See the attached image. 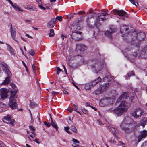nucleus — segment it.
Segmentation results:
<instances>
[{
	"label": "nucleus",
	"mask_w": 147,
	"mask_h": 147,
	"mask_svg": "<svg viewBox=\"0 0 147 147\" xmlns=\"http://www.w3.org/2000/svg\"><path fill=\"white\" fill-rule=\"evenodd\" d=\"M138 36V39L140 40H144L145 35L144 32H141L139 35H138L136 31H134L131 35L129 34L127 36V38L126 39V41L128 42H132L135 41L137 39V36Z\"/></svg>",
	"instance_id": "obj_1"
},
{
	"label": "nucleus",
	"mask_w": 147,
	"mask_h": 147,
	"mask_svg": "<svg viewBox=\"0 0 147 147\" xmlns=\"http://www.w3.org/2000/svg\"><path fill=\"white\" fill-rule=\"evenodd\" d=\"M125 101H122L119 105L118 108L113 110H112L111 109H110L108 110V111L110 112H112L117 115H121L126 111V109L125 108Z\"/></svg>",
	"instance_id": "obj_2"
},
{
	"label": "nucleus",
	"mask_w": 147,
	"mask_h": 147,
	"mask_svg": "<svg viewBox=\"0 0 147 147\" xmlns=\"http://www.w3.org/2000/svg\"><path fill=\"white\" fill-rule=\"evenodd\" d=\"M95 65L92 64L90 67V68L94 72L98 73L101 70L102 68V65L98 63V61L95 62Z\"/></svg>",
	"instance_id": "obj_3"
},
{
	"label": "nucleus",
	"mask_w": 147,
	"mask_h": 147,
	"mask_svg": "<svg viewBox=\"0 0 147 147\" xmlns=\"http://www.w3.org/2000/svg\"><path fill=\"white\" fill-rule=\"evenodd\" d=\"M117 30L116 29L114 26H111L109 28L108 30H107L105 33V34L106 36L110 38H112V34Z\"/></svg>",
	"instance_id": "obj_4"
},
{
	"label": "nucleus",
	"mask_w": 147,
	"mask_h": 147,
	"mask_svg": "<svg viewBox=\"0 0 147 147\" xmlns=\"http://www.w3.org/2000/svg\"><path fill=\"white\" fill-rule=\"evenodd\" d=\"M113 12L115 14H117L119 16L122 17L121 18L123 19H124L123 18L124 17H128L127 13L123 10L115 9L113 10Z\"/></svg>",
	"instance_id": "obj_5"
},
{
	"label": "nucleus",
	"mask_w": 147,
	"mask_h": 147,
	"mask_svg": "<svg viewBox=\"0 0 147 147\" xmlns=\"http://www.w3.org/2000/svg\"><path fill=\"white\" fill-rule=\"evenodd\" d=\"M144 113V112L141 109L138 108L132 113V115L135 118H137L143 115Z\"/></svg>",
	"instance_id": "obj_6"
},
{
	"label": "nucleus",
	"mask_w": 147,
	"mask_h": 147,
	"mask_svg": "<svg viewBox=\"0 0 147 147\" xmlns=\"http://www.w3.org/2000/svg\"><path fill=\"white\" fill-rule=\"evenodd\" d=\"M8 105L12 109H16L17 107V104L15 99L9 98Z\"/></svg>",
	"instance_id": "obj_7"
},
{
	"label": "nucleus",
	"mask_w": 147,
	"mask_h": 147,
	"mask_svg": "<svg viewBox=\"0 0 147 147\" xmlns=\"http://www.w3.org/2000/svg\"><path fill=\"white\" fill-rule=\"evenodd\" d=\"M16 29L14 27H12V25H11L10 32L11 36L12 38L17 43H18V41L16 39Z\"/></svg>",
	"instance_id": "obj_8"
},
{
	"label": "nucleus",
	"mask_w": 147,
	"mask_h": 147,
	"mask_svg": "<svg viewBox=\"0 0 147 147\" xmlns=\"http://www.w3.org/2000/svg\"><path fill=\"white\" fill-rule=\"evenodd\" d=\"M81 33V32H73L71 35L72 39L75 40H80V35Z\"/></svg>",
	"instance_id": "obj_9"
},
{
	"label": "nucleus",
	"mask_w": 147,
	"mask_h": 147,
	"mask_svg": "<svg viewBox=\"0 0 147 147\" xmlns=\"http://www.w3.org/2000/svg\"><path fill=\"white\" fill-rule=\"evenodd\" d=\"M139 56L141 58L146 59L147 58V48L142 49L139 53Z\"/></svg>",
	"instance_id": "obj_10"
},
{
	"label": "nucleus",
	"mask_w": 147,
	"mask_h": 147,
	"mask_svg": "<svg viewBox=\"0 0 147 147\" xmlns=\"http://www.w3.org/2000/svg\"><path fill=\"white\" fill-rule=\"evenodd\" d=\"M128 126L129 125L128 124H126L123 121L120 125V127L121 129L124 130L127 133L129 132V131Z\"/></svg>",
	"instance_id": "obj_11"
},
{
	"label": "nucleus",
	"mask_w": 147,
	"mask_h": 147,
	"mask_svg": "<svg viewBox=\"0 0 147 147\" xmlns=\"http://www.w3.org/2000/svg\"><path fill=\"white\" fill-rule=\"evenodd\" d=\"M0 93L2 99H4L7 97V92L6 89L4 88L0 89Z\"/></svg>",
	"instance_id": "obj_12"
},
{
	"label": "nucleus",
	"mask_w": 147,
	"mask_h": 147,
	"mask_svg": "<svg viewBox=\"0 0 147 147\" xmlns=\"http://www.w3.org/2000/svg\"><path fill=\"white\" fill-rule=\"evenodd\" d=\"M55 24V20L52 18L47 23V27L50 28H52L54 26Z\"/></svg>",
	"instance_id": "obj_13"
},
{
	"label": "nucleus",
	"mask_w": 147,
	"mask_h": 147,
	"mask_svg": "<svg viewBox=\"0 0 147 147\" xmlns=\"http://www.w3.org/2000/svg\"><path fill=\"white\" fill-rule=\"evenodd\" d=\"M123 121L126 124H128V125L129 126L130 124H131L132 122H133V120L129 117L126 116L124 117Z\"/></svg>",
	"instance_id": "obj_14"
},
{
	"label": "nucleus",
	"mask_w": 147,
	"mask_h": 147,
	"mask_svg": "<svg viewBox=\"0 0 147 147\" xmlns=\"http://www.w3.org/2000/svg\"><path fill=\"white\" fill-rule=\"evenodd\" d=\"M128 96V94L126 92H124L118 98L116 104H117L121 100L123 99L127 98V97Z\"/></svg>",
	"instance_id": "obj_15"
},
{
	"label": "nucleus",
	"mask_w": 147,
	"mask_h": 147,
	"mask_svg": "<svg viewBox=\"0 0 147 147\" xmlns=\"http://www.w3.org/2000/svg\"><path fill=\"white\" fill-rule=\"evenodd\" d=\"M109 85L107 83H103L100 84V88L101 90V91H106L108 88Z\"/></svg>",
	"instance_id": "obj_16"
},
{
	"label": "nucleus",
	"mask_w": 147,
	"mask_h": 147,
	"mask_svg": "<svg viewBox=\"0 0 147 147\" xmlns=\"http://www.w3.org/2000/svg\"><path fill=\"white\" fill-rule=\"evenodd\" d=\"M1 64L4 67V71H5V73L7 75V77H11L12 76V74L9 70L5 67V65L2 64Z\"/></svg>",
	"instance_id": "obj_17"
},
{
	"label": "nucleus",
	"mask_w": 147,
	"mask_h": 147,
	"mask_svg": "<svg viewBox=\"0 0 147 147\" xmlns=\"http://www.w3.org/2000/svg\"><path fill=\"white\" fill-rule=\"evenodd\" d=\"M11 118V115H8L7 116L4 117V119L3 120V121L5 123H9V122H10L11 121V120L12 119Z\"/></svg>",
	"instance_id": "obj_18"
},
{
	"label": "nucleus",
	"mask_w": 147,
	"mask_h": 147,
	"mask_svg": "<svg viewBox=\"0 0 147 147\" xmlns=\"http://www.w3.org/2000/svg\"><path fill=\"white\" fill-rule=\"evenodd\" d=\"M77 48L79 49L80 51H84L87 49V47L84 45L81 44H78L76 45Z\"/></svg>",
	"instance_id": "obj_19"
},
{
	"label": "nucleus",
	"mask_w": 147,
	"mask_h": 147,
	"mask_svg": "<svg viewBox=\"0 0 147 147\" xmlns=\"http://www.w3.org/2000/svg\"><path fill=\"white\" fill-rule=\"evenodd\" d=\"M147 136V130L144 131L138 137V142L143 138H145Z\"/></svg>",
	"instance_id": "obj_20"
},
{
	"label": "nucleus",
	"mask_w": 147,
	"mask_h": 147,
	"mask_svg": "<svg viewBox=\"0 0 147 147\" xmlns=\"http://www.w3.org/2000/svg\"><path fill=\"white\" fill-rule=\"evenodd\" d=\"M108 129L109 131L111 132L113 134L115 137H117V136L115 134V129L113 127H112L110 126H107Z\"/></svg>",
	"instance_id": "obj_21"
},
{
	"label": "nucleus",
	"mask_w": 147,
	"mask_h": 147,
	"mask_svg": "<svg viewBox=\"0 0 147 147\" xmlns=\"http://www.w3.org/2000/svg\"><path fill=\"white\" fill-rule=\"evenodd\" d=\"M10 92H11V96L10 98H12L13 99H16L17 98V96L16 95V93L17 92L16 90H11Z\"/></svg>",
	"instance_id": "obj_22"
},
{
	"label": "nucleus",
	"mask_w": 147,
	"mask_h": 147,
	"mask_svg": "<svg viewBox=\"0 0 147 147\" xmlns=\"http://www.w3.org/2000/svg\"><path fill=\"white\" fill-rule=\"evenodd\" d=\"M50 117L51 119V123L52 126L56 129V131H58V127L56 124V122L55 121H53V120L52 118L51 115Z\"/></svg>",
	"instance_id": "obj_23"
},
{
	"label": "nucleus",
	"mask_w": 147,
	"mask_h": 147,
	"mask_svg": "<svg viewBox=\"0 0 147 147\" xmlns=\"http://www.w3.org/2000/svg\"><path fill=\"white\" fill-rule=\"evenodd\" d=\"M120 30V32L122 33L127 30L128 28L127 26L123 25L121 26Z\"/></svg>",
	"instance_id": "obj_24"
},
{
	"label": "nucleus",
	"mask_w": 147,
	"mask_h": 147,
	"mask_svg": "<svg viewBox=\"0 0 147 147\" xmlns=\"http://www.w3.org/2000/svg\"><path fill=\"white\" fill-rule=\"evenodd\" d=\"M101 80V79L100 77H98L96 79H95L94 81L92 82V86H94L98 83Z\"/></svg>",
	"instance_id": "obj_25"
},
{
	"label": "nucleus",
	"mask_w": 147,
	"mask_h": 147,
	"mask_svg": "<svg viewBox=\"0 0 147 147\" xmlns=\"http://www.w3.org/2000/svg\"><path fill=\"white\" fill-rule=\"evenodd\" d=\"M107 14V13H100V15H98V19L100 20V19H101L102 20L104 21L106 20V18H103L102 17H101V16H105Z\"/></svg>",
	"instance_id": "obj_26"
},
{
	"label": "nucleus",
	"mask_w": 147,
	"mask_h": 147,
	"mask_svg": "<svg viewBox=\"0 0 147 147\" xmlns=\"http://www.w3.org/2000/svg\"><path fill=\"white\" fill-rule=\"evenodd\" d=\"M147 123V118H144L141 123V125L143 127H145V125Z\"/></svg>",
	"instance_id": "obj_27"
},
{
	"label": "nucleus",
	"mask_w": 147,
	"mask_h": 147,
	"mask_svg": "<svg viewBox=\"0 0 147 147\" xmlns=\"http://www.w3.org/2000/svg\"><path fill=\"white\" fill-rule=\"evenodd\" d=\"M93 86L92 84V82L91 83H88L86 84L85 88L86 90H89L90 89L91 87Z\"/></svg>",
	"instance_id": "obj_28"
},
{
	"label": "nucleus",
	"mask_w": 147,
	"mask_h": 147,
	"mask_svg": "<svg viewBox=\"0 0 147 147\" xmlns=\"http://www.w3.org/2000/svg\"><path fill=\"white\" fill-rule=\"evenodd\" d=\"M137 53L136 52H135L130 55L129 57L131 59H134L137 56Z\"/></svg>",
	"instance_id": "obj_29"
},
{
	"label": "nucleus",
	"mask_w": 147,
	"mask_h": 147,
	"mask_svg": "<svg viewBox=\"0 0 147 147\" xmlns=\"http://www.w3.org/2000/svg\"><path fill=\"white\" fill-rule=\"evenodd\" d=\"M9 77H6L5 79L3 82L2 83L3 84L6 85L8 84L9 82L10 78Z\"/></svg>",
	"instance_id": "obj_30"
},
{
	"label": "nucleus",
	"mask_w": 147,
	"mask_h": 147,
	"mask_svg": "<svg viewBox=\"0 0 147 147\" xmlns=\"http://www.w3.org/2000/svg\"><path fill=\"white\" fill-rule=\"evenodd\" d=\"M8 50L10 52L11 54L14 55V51L13 48L10 45L8 47Z\"/></svg>",
	"instance_id": "obj_31"
},
{
	"label": "nucleus",
	"mask_w": 147,
	"mask_h": 147,
	"mask_svg": "<svg viewBox=\"0 0 147 147\" xmlns=\"http://www.w3.org/2000/svg\"><path fill=\"white\" fill-rule=\"evenodd\" d=\"M75 25L73 26V29L74 32H78L77 30H80V26H78L76 24H75Z\"/></svg>",
	"instance_id": "obj_32"
},
{
	"label": "nucleus",
	"mask_w": 147,
	"mask_h": 147,
	"mask_svg": "<svg viewBox=\"0 0 147 147\" xmlns=\"http://www.w3.org/2000/svg\"><path fill=\"white\" fill-rule=\"evenodd\" d=\"M16 10H18L20 11L23 12V10L21 9L20 7L16 6V4L14 5L12 7Z\"/></svg>",
	"instance_id": "obj_33"
},
{
	"label": "nucleus",
	"mask_w": 147,
	"mask_h": 147,
	"mask_svg": "<svg viewBox=\"0 0 147 147\" xmlns=\"http://www.w3.org/2000/svg\"><path fill=\"white\" fill-rule=\"evenodd\" d=\"M54 31L53 29H51L50 30V32L49 33V35L50 37H53L54 36L55 34Z\"/></svg>",
	"instance_id": "obj_34"
},
{
	"label": "nucleus",
	"mask_w": 147,
	"mask_h": 147,
	"mask_svg": "<svg viewBox=\"0 0 147 147\" xmlns=\"http://www.w3.org/2000/svg\"><path fill=\"white\" fill-rule=\"evenodd\" d=\"M134 74L131 71V72H129L127 75V76H125V77L126 79H129V77H130L131 76H134Z\"/></svg>",
	"instance_id": "obj_35"
},
{
	"label": "nucleus",
	"mask_w": 147,
	"mask_h": 147,
	"mask_svg": "<svg viewBox=\"0 0 147 147\" xmlns=\"http://www.w3.org/2000/svg\"><path fill=\"white\" fill-rule=\"evenodd\" d=\"M102 92H103L101 91V90L100 89H98L95 91L94 93L95 94L98 95Z\"/></svg>",
	"instance_id": "obj_36"
},
{
	"label": "nucleus",
	"mask_w": 147,
	"mask_h": 147,
	"mask_svg": "<svg viewBox=\"0 0 147 147\" xmlns=\"http://www.w3.org/2000/svg\"><path fill=\"white\" fill-rule=\"evenodd\" d=\"M30 106L31 108H33L36 107L37 104L34 102H32L30 103Z\"/></svg>",
	"instance_id": "obj_37"
},
{
	"label": "nucleus",
	"mask_w": 147,
	"mask_h": 147,
	"mask_svg": "<svg viewBox=\"0 0 147 147\" xmlns=\"http://www.w3.org/2000/svg\"><path fill=\"white\" fill-rule=\"evenodd\" d=\"M53 19L55 20V22L57 20H59L60 21H61L62 20V17L61 16H58L57 17L55 18H53Z\"/></svg>",
	"instance_id": "obj_38"
},
{
	"label": "nucleus",
	"mask_w": 147,
	"mask_h": 147,
	"mask_svg": "<svg viewBox=\"0 0 147 147\" xmlns=\"http://www.w3.org/2000/svg\"><path fill=\"white\" fill-rule=\"evenodd\" d=\"M29 54L32 56H33L35 54V52L33 50L31 49L28 51Z\"/></svg>",
	"instance_id": "obj_39"
},
{
	"label": "nucleus",
	"mask_w": 147,
	"mask_h": 147,
	"mask_svg": "<svg viewBox=\"0 0 147 147\" xmlns=\"http://www.w3.org/2000/svg\"><path fill=\"white\" fill-rule=\"evenodd\" d=\"M64 128L65 131H66L67 133L70 134H71L72 133L71 131H68V130L69 129V127H65Z\"/></svg>",
	"instance_id": "obj_40"
},
{
	"label": "nucleus",
	"mask_w": 147,
	"mask_h": 147,
	"mask_svg": "<svg viewBox=\"0 0 147 147\" xmlns=\"http://www.w3.org/2000/svg\"><path fill=\"white\" fill-rule=\"evenodd\" d=\"M129 1L131 2V3H132L133 4L135 5L136 6V5L135 4V3H136L137 4H138V3L137 2V0H129Z\"/></svg>",
	"instance_id": "obj_41"
},
{
	"label": "nucleus",
	"mask_w": 147,
	"mask_h": 147,
	"mask_svg": "<svg viewBox=\"0 0 147 147\" xmlns=\"http://www.w3.org/2000/svg\"><path fill=\"white\" fill-rule=\"evenodd\" d=\"M26 8L27 9H29L31 11H34V9L30 5L26 6Z\"/></svg>",
	"instance_id": "obj_42"
},
{
	"label": "nucleus",
	"mask_w": 147,
	"mask_h": 147,
	"mask_svg": "<svg viewBox=\"0 0 147 147\" xmlns=\"http://www.w3.org/2000/svg\"><path fill=\"white\" fill-rule=\"evenodd\" d=\"M71 128L72 130L74 132H76V133H77V129H76V127L75 126H73V125H72L71 127Z\"/></svg>",
	"instance_id": "obj_43"
},
{
	"label": "nucleus",
	"mask_w": 147,
	"mask_h": 147,
	"mask_svg": "<svg viewBox=\"0 0 147 147\" xmlns=\"http://www.w3.org/2000/svg\"><path fill=\"white\" fill-rule=\"evenodd\" d=\"M57 74L58 75L59 74L60 72H61L62 71V69L60 68H59V67H57Z\"/></svg>",
	"instance_id": "obj_44"
},
{
	"label": "nucleus",
	"mask_w": 147,
	"mask_h": 147,
	"mask_svg": "<svg viewBox=\"0 0 147 147\" xmlns=\"http://www.w3.org/2000/svg\"><path fill=\"white\" fill-rule=\"evenodd\" d=\"M44 124L47 127H49L51 125V124L49 123H47L46 121H45L44 122Z\"/></svg>",
	"instance_id": "obj_45"
},
{
	"label": "nucleus",
	"mask_w": 147,
	"mask_h": 147,
	"mask_svg": "<svg viewBox=\"0 0 147 147\" xmlns=\"http://www.w3.org/2000/svg\"><path fill=\"white\" fill-rule=\"evenodd\" d=\"M141 147H147V140L143 143L141 146Z\"/></svg>",
	"instance_id": "obj_46"
},
{
	"label": "nucleus",
	"mask_w": 147,
	"mask_h": 147,
	"mask_svg": "<svg viewBox=\"0 0 147 147\" xmlns=\"http://www.w3.org/2000/svg\"><path fill=\"white\" fill-rule=\"evenodd\" d=\"M9 123H10L11 125L13 126V123L15 122V120L12 119L11 120V121L10 122H9Z\"/></svg>",
	"instance_id": "obj_47"
},
{
	"label": "nucleus",
	"mask_w": 147,
	"mask_h": 147,
	"mask_svg": "<svg viewBox=\"0 0 147 147\" xmlns=\"http://www.w3.org/2000/svg\"><path fill=\"white\" fill-rule=\"evenodd\" d=\"M97 123L100 125H102L103 124L102 122L99 119L97 120Z\"/></svg>",
	"instance_id": "obj_48"
},
{
	"label": "nucleus",
	"mask_w": 147,
	"mask_h": 147,
	"mask_svg": "<svg viewBox=\"0 0 147 147\" xmlns=\"http://www.w3.org/2000/svg\"><path fill=\"white\" fill-rule=\"evenodd\" d=\"M82 112L84 114H86L87 113V111L84 108H83L82 109Z\"/></svg>",
	"instance_id": "obj_49"
},
{
	"label": "nucleus",
	"mask_w": 147,
	"mask_h": 147,
	"mask_svg": "<svg viewBox=\"0 0 147 147\" xmlns=\"http://www.w3.org/2000/svg\"><path fill=\"white\" fill-rule=\"evenodd\" d=\"M72 141L74 142V143H77L78 144L79 143V142L77 140L73 138Z\"/></svg>",
	"instance_id": "obj_50"
},
{
	"label": "nucleus",
	"mask_w": 147,
	"mask_h": 147,
	"mask_svg": "<svg viewBox=\"0 0 147 147\" xmlns=\"http://www.w3.org/2000/svg\"><path fill=\"white\" fill-rule=\"evenodd\" d=\"M22 63L23 65L24 66V67L26 69V70L27 71H28V68L27 67L26 65V64L24 63V61H22Z\"/></svg>",
	"instance_id": "obj_51"
},
{
	"label": "nucleus",
	"mask_w": 147,
	"mask_h": 147,
	"mask_svg": "<svg viewBox=\"0 0 147 147\" xmlns=\"http://www.w3.org/2000/svg\"><path fill=\"white\" fill-rule=\"evenodd\" d=\"M29 127L30 129L32 131H33L35 130V129L32 126H30Z\"/></svg>",
	"instance_id": "obj_52"
},
{
	"label": "nucleus",
	"mask_w": 147,
	"mask_h": 147,
	"mask_svg": "<svg viewBox=\"0 0 147 147\" xmlns=\"http://www.w3.org/2000/svg\"><path fill=\"white\" fill-rule=\"evenodd\" d=\"M10 86L12 88H15L16 87V85L15 84L12 83H11L10 84Z\"/></svg>",
	"instance_id": "obj_53"
},
{
	"label": "nucleus",
	"mask_w": 147,
	"mask_h": 147,
	"mask_svg": "<svg viewBox=\"0 0 147 147\" xmlns=\"http://www.w3.org/2000/svg\"><path fill=\"white\" fill-rule=\"evenodd\" d=\"M9 2V3H10L12 6H13V5H14L13 3L11 1V0H7Z\"/></svg>",
	"instance_id": "obj_54"
},
{
	"label": "nucleus",
	"mask_w": 147,
	"mask_h": 147,
	"mask_svg": "<svg viewBox=\"0 0 147 147\" xmlns=\"http://www.w3.org/2000/svg\"><path fill=\"white\" fill-rule=\"evenodd\" d=\"M39 140L37 138H35L34 140H33V141L36 142V143L38 144H39L40 143V142L37 141L38 140Z\"/></svg>",
	"instance_id": "obj_55"
},
{
	"label": "nucleus",
	"mask_w": 147,
	"mask_h": 147,
	"mask_svg": "<svg viewBox=\"0 0 147 147\" xmlns=\"http://www.w3.org/2000/svg\"><path fill=\"white\" fill-rule=\"evenodd\" d=\"M0 105L1 107H2L3 108H4L6 107V105L3 103H1Z\"/></svg>",
	"instance_id": "obj_56"
},
{
	"label": "nucleus",
	"mask_w": 147,
	"mask_h": 147,
	"mask_svg": "<svg viewBox=\"0 0 147 147\" xmlns=\"http://www.w3.org/2000/svg\"><path fill=\"white\" fill-rule=\"evenodd\" d=\"M39 8L41 9H42L44 10H45L46 9L42 5H39Z\"/></svg>",
	"instance_id": "obj_57"
},
{
	"label": "nucleus",
	"mask_w": 147,
	"mask_h": 147,
	"mask_svg": "<svg viewBox=\"0 0 147 147\" xmlns=\"http://www.w3.org/2000/svg\"><path fill=\"white\" fill-rule=\"evenodd\" d=\"M61 37L63 40L65 38H67V36L66 35H64L63 34H62L61 35Z\"/></svg>",
	"instance_id": "obj_58"
},
{
	"label": "nucleus",
	"mask_w": 147,
	"mask_h": 147,
	"mask_svg": "<svg viewBox=\"0 0 147 147\" xmlns=\"http://www.w3.org/2000/svg\"><path fill=\"white\" fill-rule=\"evenodd\" d=\"M73 106L74 107H75L74 110L75 111H76V110H77V109H78V108L77 106L76 105H75V104H73Z\"/></svg>",
	"instance_id": "obj_59"
},
{
	"label": "nucleus",
	"mask_w": 147,
	"mask_h": 147,
	"mask_svg": "<svg viewBox=\"0 0 147 147\" xmlns=\"http://www.w3.org/2000/svg\"><path fill=\"white\" fill-rule=\"evenodd\" d=\"M88 26L90 27L91 28H93L94 26V25H92L91 24H89L88 23Z\"/></svg>",
	"instance_id": "obj_60"
},
{
	"label": "nucleus",
	"mask_w": 147,
	"mask_h": 147,
	"mask_svg": "<svg viewBox=\"0 0 147 147\" xmlns=\"http://www.w3.org/2000/svg\"><path fill=\"white\" fill-rule=\"evenodd\" d=\"M35 130L33 131H32L31 133L33 134V136L34 137H35L36 136V134L35 133Z\"/></svg>",
	"instance_id": "obj_61"
},
{
	"label": "nucleus",
	"mask_w": 147,
	"mask_h": 147,
	"mask_svg": "<svg viewBox=\"0 0 147 147\" xmlns=\"http://www.w3.org/2000/svg\"><path fill=\"white\" fill-rule=\"evenodd\" d=\"M3 144L1 141H0V147H3Z\"/></svg>",
	"instance_id": "obj_62"
},
{
	"label": "nucleus",
	"mask_w": 147,
	"mask_h": 147,
	"mask_svg": "<svg viewBox=\"0 0 147 147\" xmlns=\"http://www.w3.org/2000/svg\"><path fill=\"white\" fill-rule=\"evenodd\" d=\"M26 35L27 37H28V38H33L30 35H29V34H26Z\"/></svg>",
	"instance_id": "obj_63"
},
{
	"label": "nucleus",
	"mask_w": 147,
	"mask_h": 147,
	"mask_svg": "<svg viewBox=\"0 0 147 147\" xmlns=\"http://www.w3.org/2000/svg\"><path fill=\"white\" fill-rule=\"evenodd\" d=\"M84 13V11H79L78 12V14H83Z\"/></svg>",
	"instance_id": "obj_64"
}]
</instances>
